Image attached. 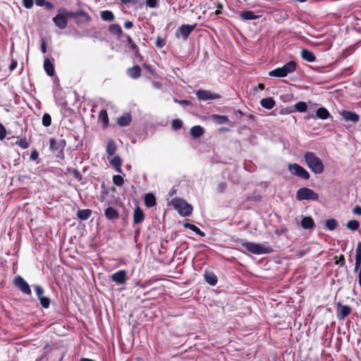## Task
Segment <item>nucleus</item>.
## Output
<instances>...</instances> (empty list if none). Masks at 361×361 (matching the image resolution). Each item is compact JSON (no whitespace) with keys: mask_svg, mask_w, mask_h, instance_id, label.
I'll return each mask as SVG.
<instances>
[{"mask_svg":"<svg viewBox=\"0 0 361 361\" xmlns=\"http://www.w3.org/2000/svg\"><path fill=\"white\" fill-rule=\"evenodd\" d=\"M236 245L240 249H245L247 252L254 255L268 254L272 252V249L266 245L247 242L241 239L236 240Z\"/></svg>","mask_w":361,"mask_h":361,"instance_id":"1","label":"nucleus"},{"mask_svg":"<svg viewBox=\"0 0 361 361\" xmlns=\"http://www.w3.org/2000/svg\"><path fill=\"white\" fill-rule=\"evenodd\" d=\"M305 160L307 166L314 173L320 174L324 171V166L322 163V161L313 152H307L305 154Z\"/></svg>","mask_w":361,"mask_h":361,"instance_id":"2","label":"nucleus"},{"mask_svg":"<svg viewBox=\"0 0 361 361\" xmlns=\"http://www.w3.org/2000/svg\"><path fill=\"white\" fill-rule=\"evenodd\" d=\"M72 11L66 8L61 7L58 10V13L52 18V20L56 27L60 30H64L68 25V19L72 17Z\"/></svg>","mask_w":361,"mask_h":361,"instance_id":"3","label":"nucleus"},{"mask_svg":"<svg viewBox=\"0 0 361 361\" xmlns=\"http://www.w3.org/2000/svg\"><path fill=\"white\" fill-rule=\"evenodd\" d=\"M298 64L294 61H290L282 67L276 68L269 72L270 77L284 78L288 74L293 73L296 71Z\"/></svg>","mask_w":361,"mask_h":361,"instance_id":"4","label":"nucleus"},{"mask_svg":"<svg viewBox=\"0 0 361 361\" xmlns=\"http://www.w3.org/2000/svg\"><path fill=\"white\" fill-rule=\"evenodd\" d=\"M171 205L182 216H188L192 214V206L181 198H173L171 201Z\"/></svg>","mask_w":361,"mask_h":361,"instance_id":"5","label":"nucleus"},{"mask_svg":"<svg viewBox=\"0 0 361 361\" xmlns=\"http://www.w3.org/2000/svg\"><path fill=\"white\" fill-rule=\"evenodd\" d=\"M296 198L300 200H317L319 195L308 188H301L296 192Z\"/></svg>","mask_w":361,"mask_h":361,"instance_id":"6","label":"nucleus"},{"mask_svg":"<svg viewBox=\"0 0 361 361\" xmlns=\"http://www.w3.org/2000/svg\"><path fill=\"white\" fill-rule=\"evenodd\" d=\"M71 18L74 19L75 23L78 26L87 24L92 21V17L90 15L84 10H78L76 11H72Z\"/></svg>","mask_w":361,"mask_h":361,"instance_id":"7","label":"nucleus"},{"mask_svg":"<svg viewBox=\"0 0 361 361\" xmlns=\"http://www.w3.org/2000/svg\"><path fill=\"white\" fill-rule=\"evenodd\" d=\"M288 169L292 174L305 180H307L310 178L309 173L298 164H290L288 165Z\"/></svg>","mask_w":361,"mask_h":361,"instance_id":"8","label":"nucleus"},{"mask_svg":"<svg viewBox=\"0 0 361 361\" xmlns=\"http://www.w3.org/2000/svg\"><path fill=\"white\" fill-rule=\"evenodd\" d=\"M338 113L342 121L355 123L360 121V116L355 111L343 109L340 111Z\"/></svg>","mask_w":361,"mask_h":361,"instance_id":"9","label":"nucleus"},{"mask_svg":"<svg viewBox=\"0 0 361 361\" xmlns=\"http://www.w3.org/2000/svg\"><path fill=\"white\" fill-rule=\"evenodd\" d=\"M195 94L198 99L202 101L217 99L221 97L219 94L212 92L209 90H199Z\"/></svg>","mask_w":361,"mask_h":361,"instance_id":"10","label":"nucleus"},{"mask_svg":"<svg viewBox=\"0 0 361 361\" xmlns=\"http://www.w3.org/2000/svg\"><path fill=\"white\" fill-rule=\"evenodd\" d=\"M14 284L17 286L23 293L31 295V289L28 283L24 280L23 278L18 276L14 279Z\"/></svg>","mask_w":361,"mask_h":361,"instance_id":"11","label":"nucleus"},{"mask_svg":"<svg viewBox=\"0 0 361 361\" xmlns=\"http://www.w3.org/2000/svg\"><path fill=\"white\" fill-rule=\"evenodd\" d=\"M196 24L194 25H182L176 31V36L181 35L184 39H186L190 33L195 30Z\"/></svg>","mask_w":361,"mask_h":361,"instance_id":"12","label":"nucleus"},{"mask_svg":"<svg viewBox=\"0 0 361 361\" xmlns=\"http://www.w3.org/2000/svg\"><path fill=\"white\" fill-rule=\"evenodd\" d=\"M64 146L65 141L63 140H56L54 138L50 140V149L55 152L58 157L62 154Z\"/></svg>","mask_w":361,"mask_h":361,"instance_id":"13","label":"nucleus"},{"mask_svg":"<svg viewBox=\"0 0 361 361\" xmlns=\"http://www.w3.org/2000/svg\"><path fill=\"white\" fill-rule=\"evenodd\" d=\"M113 281L118 285H123L127 281V272L126 270H119L111 275Z\"/></svg>","mask_w":361,"mask_h":361,"instance_id":"14","label":"nucleus"},{"mask_svg":"<svg viewBox=\"0 0 361 361\" xmlns=\"http://www.w3.org/2000/svg\"><path fill=\"white\" fill-rule=\"evenodd\" d=\"M132 121L130 113L126 112L117 118L116 123L121 127H126L130 125Z\"/></svg>","mask_w":361,"mask_h":361,"instance_id":"15","label":"nucleus"},{"mask_svg":"<svg viewBox=\"0 0 361 361\" xmlns=\"http://www.w3.org/2000/svg\"><path fill=\"white\" fill-rule=\"evenodd\" d=\"M108 30L111 35H116L118 39H121L124 36L123 30L119 24H110L108 27Z\"/></svg>","mask_w":361,"mask_h":361,"instance_id":"16","label":"nucleus"},{"mask_svg":"<svg viewBox=\"0 0 361 361\" xmlns=\"http://www.w3.org/2000/svg\"><path fill=\"white\" fill-rule=\"evenodd\" d=\"M109 161L110 165L116 171V172L121 173L122 169H121V164H122V160L118 156H114L112 158H109Z\"/></svg>","mask_w":361,"mask_h":361,"instance_id":"17","label":"nucleus"},{"mask_svg":"<svg viewBox=\"0 0 361 361\" xmlns=\"http://www.w3.org/2000/svg\"><path fill=\"white\" fill-rule=\"evenodd\" d=\"M128 75L132 79H137L141 75V68L140 66L135 65L127 69Z\"/></svg>","mask_w":361,"mask_h":361,"instance_id":"18","label":"nucleus"},{"mask_svg":"<svg viewBox=\"0 0 361 361\" xmlns=\"http://www.w3.org/2000/svg\"><path fill=\"white\" fill-rule=\"evenodd\" d=\"M44 69L49 76H53L55 73L54 64L49 59H44Z\"/></svg>","mask_w":361,"mask_h":361,"instance_id":"19","label":"nucleus"},{"mask_svg":"<svg viewBox=\"0 0 361 361\" xmlns=\"http://www.w3.org/2000/svg\"><path fill=\"white\" fill-rule=\"evenodd\" d=\"M260 104L264 109H271L276 105V102L272 97H267L261 99Z\"/></svg>","mask_w":361,"mask_h":361,"instance_id":"20","label":"nucleus"},{"mask_svg":"<svg viewBox=\"0 0 361 361\" xmlns=\"http://www.w3.org/2000/svg\"><path fill=\"white\" fill-rule=\"evenodd\" d=\"M301 56L304 60L308 62H314L316 61V56L314 53L306 49H302Z\"/></svg>","mask_w":361,"mask_h":361,"instance_id":"21","label":"nucleus"},{"mask_svg":"<svg viewBox=\"0 0 361 361\" xmlns=\"http://www.w3.org/2000/svg\"><path fill=\"white\" fill-rule=\"evenodd\" d=\"M100 17L104 21L112 22L115 20V16L112 11L106 10L100 12Z\"/></svg>","mask_w":361,"mask_h":361,"instance_id":"22","label":"nucleus"},{"mask_svg":"<svg viewBox=\"0 0 361 361\" xmlns=\"http://www.w3.org/2000/svg\"><path fill=\"white\" fill-rule=\"evenodd\" d=\"M104 214L105 216L109 220L116 219L118 218V212L111 207H109L105 209Z\"/></svg>","mask_w":361,"mask_h":361,"instance_id":"23","label":"nucleus"},{"mask_svg":"<svg viewBox=\"0 0 361 361\" xmlns=\"http://www.w3.org/2000/svg\"><path fill=\"white\" fill-rule=\"evenodd\" d=\"M128 43V46L129 47V49L134 51L136 54H138L139 53V47H137V45L133 42V39L131 38V37L128 35H124L123 36Z\"/></svg>","mask_w":361,"mask_h":361,"instance_id":"24","label":"nucleus"},{"mask_svg":"<svg viewBox=\"0 0 361 361\" xmlns=\"http://www.w3.org/2000/svg\"><path fill=\"white\" fill-rule=\"evenodd\" d=\"M301 226L304 229H310L314 226V222L312 217L305 216L301 221Z\"/></svg>","mask_w":361,"mask_h":361,"instance_id":"25","label":"nucleus"},{"mask_svg":"<svg viewBox=\"0 0 361 361\" xmlns=\"http://www.w3.org/2000/svg\"><path fill=\"white\" fill-rule=\"evenodd\" d=\"M240 18L245 20H255L258 18V16L252 11H243L240 14Z\"/></svg>","mask_w":361,"mask_h":361,"instance_id":"26","label":"nucleus"},{"mask_svg":"<svg viewBox=\"0 0 361 361\" xmlns=\"http://www.w3.org/2000/svg\"><path fill=\"white\" fill-rule=\"evenodd\" d=\"M316 116L320 119L325 120L330 116V113L325 107H320L316 111Z\"/></svg>","mask_w":361,"mask_h":361,"instance_id":"27","label":"nucleus"},{"mask_svg":"<svg viewBox=\"0 0 361 361\" xmlns=\"http://www.w3.org/2000/svg\"><path fill=\"white\" fill-rule=\"evenodd\" d=\"M204 279L211 286H215L217 283V277L212 272H206L204 274Z\"/></svg>","mask_w":361,"mask_h":361,"instance_id":"28","label":"nucleus"},{"mask_svg":"<svg viewBox=\"0 0 361 361\" xmlns=\"http://www.w3.org/2000/svg\"><path fill=\"white\" fill-rule=\"evenodd\" d=\"M211 118L212 121L216 124H224L228 122V118L226 116L214 114Z\"/></svg>","mask_w":361,"mask_h":361,"instance_id":"29","label":"nucleus"},{"mask_svg":"<svg viewBox=\"0 0 361 361\" xmlns=\"http://www.w3.org/2000/svg\"><path fill=\"white\" fill-rule=\"evenodd\" d=\"M145 204L147 207H152L156 204V199L154 195L148 193L145 197Z\"/></svg>","mask_w":361,"mask_h":361,"instance_id":"30","label":"nucleus"},{"mask_svg":"<svg viewBox=\"0 0 361 361\" xmlns=\"http://www.w3.org/2000/svg\"><path fill=\"white\" fill-rule=\"evenodd\" d=\"M99 120L102 122L104 128L107 127L109 123V117L107 111L105 109H102L99 113Z\"/></svg>","mask_w":361,"mask_h":361,"instance_id":"31","label":"nucleus"},{"mask_svg":"<svg viewBox=\"0 0 361 361\" xmlns=\"http://www.w3.org/2000/svg\"><path fill=\"white\" fill-rule=\"evenodd\" d=\"M91 213L90 209H80L78 211L77 216L81 220H87L90 218Z\"/></svg>","mask_w":361,"mask_h":361,"instance_id":"32","label":"nucleus"},{"mask_svg":"<svg viewBox=\"0 0 361 361\" xmlns=\"http://www.w3.org/2000/svg\"><path fill=\"white\" fill-rule=\"evenodd\" d=\"M183 226L185 228H189V229L192 230L195 233H197V235H200L202 237L204 236V232H202L197 226H196L194 224H191L190 223H185L183 224Z\"/></svg>","mask_w":361,"mask_h":361,"instance_id":"33","label":"nucleus"},{"mask_svg":"<svg viewBox=\"0 0 361 361\" xmlns=\"http://www.w3.org/2000/svg\"><path fill=\"white\" fill-rule=\"evenodd\" d=\"M116 145L112 140H109L106 145V153L110 156L114 155L116 152Z\"/></svg>","mask_w":361,"mask_h":361,"instance_id":"34","label":"nucleus"},{"mask_svg":"<svg viewBox=\"0 0 361 361\" xmlns=\"http://www.w3.org/2000/svg\"><path fill=\"white\" fill-rule=\"evenodd\" d=\"M144 215L142 211L140 208H137L134 212V222L139 224L143 221Z\"/></svg>","mask_w":361,"mask_h":361,"instance_id":"35","label":"nucleus"},{"mask_svg":"<svg viewBox=\"0 0 361 361\" xmlns=\"http://www.w3.org/2000/svg\"><path fill=\"white\" fill-rule=\"evenodd\" d=\"M204 129L200 126H195L190 130V135H202Z\"/></svg>","mask_w":361,"mask_h":361,"instance_id":"36","label":"nucleus"},{"mask_svg":"<svg viewBox=\"0 0 361 361\" xmlns=\"http://www.w3.org/2000/svg\"><path fill=\"white\" fill-rule=\"evenodd\" d=\"M361 263V243H358L355 254V266L358 267Z\"/></svg>","mask_w":361,"mask_h":361,"instance_id":"37","label":"nucleus"},{"mask_svg":"<svg viewBox=\"0 0 361 361\" xmlns=\"http://www.w3.org/2000/svg\"><path fill=\"white\" fill-rule=\"evenodd\" d=\"M295 109L299 112H305L307 109V105L305 102H299L295 104Z\"/></svg>","mask_w":361,"mask_h":361,"instance_id":"38","label":"nucleus"},{"mask_svg":"<svg viewBox=\"0 0 361 361\" xmlns=\"http://www.w3.org/2000/svg\"><path fill=\"white\" fill-rule=\"evenodd\" d=\"M359 226H360V223L357 220H350L346 224L347 228L351 231L357 230L359 228Z\"/></svg>","mask_w":361,"mask_h":361,"instance_id":"39","label":"nucleus"},{"mask_svg":"<svg viewBox=\"0 0 361 361\" xmlns=\"http://www.w3.org/2000/svg\"><path fill=\"white\" fill-rule=\"evenodd\" d=\"M16 144L22 149H26L28 147L30 142L26 139V137H21L20 140L16 142Z\"/></svg>","mask_w":361,"mask_h":361,"instance_id":"40","label":"nucleus"},{"mask_svg":"<svg viewBox=\"0 0 361 361\" xmlns=\"http://www.w3.org/2000/svg\"><path fill=\"white\" fill-rule=\"evenodd\" d=\"M326 227L331 231L334 230L337 226V222L335 219H328L325 222Z\"/></svg>","mask_w":361,"mask_h":361,"instance_id":"41","label":"nucleus"},{"mask_svg":"<svg viewBox=\"0 0 361 361\" xmlns=\"http://www.w3.org/2000/svg\"><path fill=\"white\" fill-rule=\"evenodd\" d=\"M51 116L49 114H44L43 116H42V124L46 126V127H48L51 125Z\"/></svg>","mask_w":361,"mask_h":361,"instance_id":"42","label":"nucleus"},{"mask_svg":"<svg viewBox=\"0 0 361 361\" xmlns=\"http://www.w3.org/2000/svg\"><path fill=\"white\" fill-rule=\"evenodd\" d=\"M113 183L117 186H121L124 183L123 178L120 175H115L113 176Z\"/></svg>","mask_w":361,"mask_h":361,"instance_id":"43","label":"nucleus"},{"mask_svg":"<svg viewBox=\"0 0 361 361\" xmlns=\"http://www.w3.org/2000/svg\"><path fill=\"white\" fill-rule=\"evenodd\" d=\"M182 126L183 122L180 119H174L171 123V127L175 130L181 128Z\"/></svg>","mask_w":361,"mask_h":361,"instance_id":"44","label":"nucleus"},{"mask_svg":"<svg viewBox=\"0 0 361 361\" xmlns=\"http://www.w3.org/2000/svg\"><path fill=\"white\" fill-rule=\"evenodd\" d=\"M34 288H35V290L36 292L38 299L42 298V297H44L43 295L44 290L40 286L35 285V286H34Z\"/></svg>","mask_w":361,"mask_h":361,"instance_id":"45","label":"nucleus"},{"mask_svg":"<svg viewBox=\"0 0 361 361\" xmlns=\"http://www.w3.org/2000/svg\"><path fill=\"white\" fill-rule=\"evenodd\" d=\"M39 302L41 305L44 308H48L49 307L50 304V300L47 297H42V298H39Z\"/></svg>","mask_w":361,"mask_h":361,"instance_id":"46","label":"nucleus"},{"mask_svg":"<svg viewBox=\"0 0 361 361\" xmlns=\"http://www.w3.org/2000/svg\"><path fill=\"white\" fill-rule=\"evenodd\" d=\"M159 0H146L145 4L146 6L149 8H156L158 6Z\"/></svg>","mask_w":361,"mask_h":361,"instance_id":"47","label":"nucleus"},{"mask_svg":"<svg viewBox=\"0 0 361 361\" xmlns=\"http://www.w3.org/2000/svg\"><path fill=\"white\" fill-rule=\"evenodd\" d=\"M350 312V309L348 306H343L341 309V314L342 317L348 316Z\"/></svg>","mask_w":361,"mask_h":361,"instance_id":"48","label":"nucleus"},{"mask_svg":"<svg viewBox=\"0 0 361 361\" xmlns=\"http://www.w3.org/2000/svg\"><path fill=\"white\" fill-rule=\"evenodd\" d=\"M23 6L27 9L32 8L34 2L33 0H23Z\"/></svg>","mask_w":361,"mask_h":361,"instance_id":"49","label":"nucleus"},{"mask_svg":"<svg viewBox=\"0 0 361 361\" xmlns=\"http://www.w3.org/2000/svg\"><path fill=\"white\" fill-rule=\"evenodd\" d=\"M142 66L145 69H146L150 74L154 75L156 73L154 68L152 66L147 64V63H143Z\"/></svg>","mask_w":361,"mask_h":361,"instance_id":"50","label":"nucleus"},{"mask_svg":"<svg viewBox=\"0 0 361 361\" xmlns=\"http://www.w3.org/2000/svg\"><path fill=\"white\" fill-rule=\"evenodd\" d=\"M155 44L157 47L162 48L165 45V41L161 37H158Z\"/></svg>","mask_w":361,"mask_h":361,"instance_id":"51","label":"nucleus"},{"mask_svg":"<svg viewBox=\"0 0 361 361\" xmlns=\"http://www.w3.org/2000/svg\"><path fill=\"white\" fill-rule=\"evenodd\" d=\"M173 100L176 103H178V104L186 105V106H188L191 104L190 101H189L188 99L178 100V99L174 98Z\"/></svg>","mask_w":361,"mask_h":361,"instance_id":"52","label":"nucleus"},{"mask_svg":"<svg viewBox=\"0 0 361 361\" xmlns=\"http://www.w3.org/2000/svg\"><path fill=\"white\" fill-rule=\"evenodd\" d=\"M38 157H39V154H38L37 151L36 149H34L32 151L30 158L32 161H35L37 159Z\"/></svg>","mask_w":361,"mask_h":361,"instance_id":"53","label":"nucleus"},{"mask_svg":"<svg viewBox=\"0 0 361 361\" xmlns=\"http://www.w3.org/2000/svg\"><path fill=\"white\" fill-rule=\"evenodd\" d=\"M18 66V62L16 60L12 59H11V64H10V66H9V70L10 71H13L14 69H16V68Z\"/></svg>","mask_w":361,"mask_h":361,"instance_id":"54","label":"nucleus"},{"mask_svg":"<svg viewBox=\"0 0 361 361\" xmlns=\"http://www.w3.org/2000/svg\"><path fill=\"white\" fill-rule=\"evenodd\" d=\"M353 212L355 215H361V207L360 206H355L353 208Z\"/></svg>","mask_w":361,"mask_h":361,"instance_id":"55","label":"nucleus"},{"mask_svg":"<svg viewBox=\"0 0 361 361\" xmlns=\"http://www.w3.org/2000/svg\"><path fill=\"white\" fill-rule=\"evenodd\" d=\"M41 51L43 54L47 52V45L45 41L42 39L41 42Z\"/></svg>","mask_w":361,"mask_h":361,"instance_id":"56","label":"nucleus"},{"mask_svg":"<svg viewBox=\"0 0 361 361\" xmlns=\"http://www.w3.org/2000/svg\"><path fill=\"white\" fill-rule=\"evenodd\" d=\"M133 27V22L130 21V20H126L125 23H124V27L126 29H130Z\"/></svg>","mask_w":361,"mask_h":361,"instance_id":"57","label":"nucleus"},{"mask_svg":"<svg viewBox=\"0 0 361 361\" xmlns=\"http://www.w3.org/2000/svg\"><path fill=\"white\" fill-rule=\"evenodd\" d=\"M44 6L47 9V10H51L54 8V4L49 1H45V4L44 5Z\"/></svg>","mask_w":361,"mask_h":361,"instance_id":"58","label":"nucleus"},{"mask_svg":"<svg viewBox=\"0 0 361 361\" xmlns=\"http://www.w3.org/2000/svg\"><path fill=\"white\" fill-rule=\"evenodd\" d=\"M6 130L4 126L0 123V135H6Z\"/></svg>","mask_w":361,"mask_h":361,"instance_id":"59","label":"nucleus"},{"mask_svg":"<svg viewBox=\"0 0 361 361\" xmlns=\"http://www.w3.org/2000/svg\"><path fill=\"white\" fill-rule=\"evenodd\" d=\"M226 187V185L225 183H221L218 185V188L220 192H223L225 190Z\"/></svg>","mask_w":361,"mask_h":361,"instance_id":"60","label":"nucleus"},{"mask_svg":"<svg viewBox=\"0 0 361 361\" xmlns=\"http://www.w3.org/2000/svg\"><path fill=\"white\" fill-rule=\"evenodd\" d=\"M35 1L36 4L38 6H44V5L45 4V1H46V0H35Z\"/></svg>","mask_w":361,"mask_h":361,"instance_id":"61","label":"nucleus"},{"mask_svg":"<svg viewBox=\"0 0 361 361\" xmlns=\"http://www.w3.org/2000/svg\"><path fill=\"white\" fill-rule=\"evenodd\" d=\"M122 4H135L136 0H121Z\"/></svg>","mask_w":361,"mask_h":361,"instance_id":"62","label":"nucleus"},{"mask_svg":"<svg viewBox=\"0 0 361 361\" xmlns=\"http://www.w3.org/2000/svg\"><path fill=\"white\" fill-rule=\"evenodd\" d=\"M257 87L260 90H264V88H265V85L263 83H259L258 85H257Z\"/></svg>","mask_w":361,"mask_h":361,"instance_id":"63","label":"nucleus"},{"mask_svg":"<svg viewBox=\"0 0 361 361\" xmlns=\"http://www.w3.org/2000/svg\"><path fill=\"white\" fill-rule=\"evenodd\" d=\"M220 13H221V10H219V9L216 10V11H215V12H214V14H215L216 16H218V15H219Z\"/></svg>","mask_w":361,"mask_h":361,"instance_id":"64","label":"nucleus"}]
</instances>
